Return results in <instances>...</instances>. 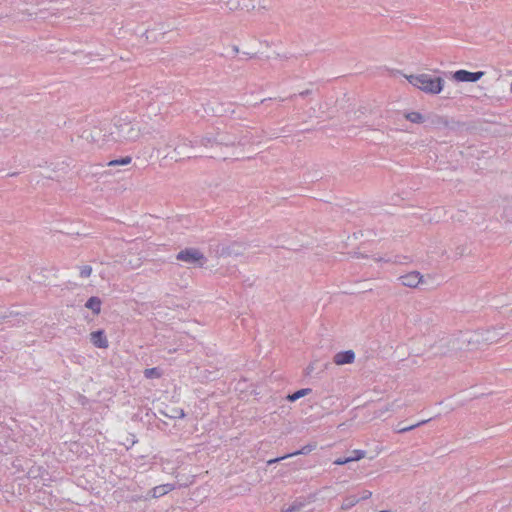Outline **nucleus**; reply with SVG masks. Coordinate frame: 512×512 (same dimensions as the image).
I'll return each mask as SVG.
<instances>
[{"label":"nucleus","instance_id":"nucleus-1","mask_svg":"<svg viewBox=\"0 0 512 512\" xmlns=\"http://www.w3.org/2000/svg\"><path fill=\"white\" fill-rule=\"evenodd\" d=\"M112 142L130 143L151 135V132L127 116H115L108 123Z\"/></svg>","mask_w":512,"mask_h":512},{"label":"nucleus","instance_id":"nucleus-2","mask_svg":"<svg viewBox=\"0 0 512 512\" xmlns=\"http://www.w3.org/2000/svg\"><path fill=\"white\" fill-rule=\"evenodd\" d=\"M162 146L154 147L158 157L170 158L176 162L196 157L193 141L181 136L160 135Z\"/></svg>","mask_w":512,"mask_h":512},{"label":"nucleus","instance_id":"nucleus-3","mask_svg":"<svg viewBox=\"0 0 512 512\" xmlns=\"http://www.w3.org/2000/svg\"><path fill=\"white\" fill-rule=\"evenodd\" d=\"M439 344L443 353L474 350L477 349V338L472 332H460L459 334L442 338Z\"/></svg>","mask_w":512,"mask_h":512},{"label":"nucleus","instance_id":"nucleus-4","mask_svg":"<svg viewBox=\"0 0 512 512\" xmlns=\"http://www.w3.org/2000/svg\"><path fill=\"white\" fill-rule=\"evenodd\" d=\"M405 78L411 85L427 94H439L443 90L444 79L441 77L421 73L405 75Z\"/></svg>","mask_w":512,"mask_h":512},{"label":"nucleus","instance_id":"nucleus-5","mask_svg":"<svg viewBox=\"0 0 512 512\" xmlns=\"http://www.w3.org/2000/svg\"><path fill=\"white\" fill-rule=\"evenodd\" d=\"M81 138L86 140L87 142L96 144L97 146H102L107 142H112L109 136L108 123H102L99 126H93L88 129H85Z\"/></svg>","mask_w":512,"mask_h":512},{"label":"nucleus","instance_id":"nucleus-6","mask_svg":"<svg viewBox=\"0 0 512 512\" xmlns=\"http://www.w3.org/2000/svg\"><path fill=\"white\" fill-rule=\"evenodd\" d=\"M477 338V348L481 344H492L496 343L503 336L502 328H493L485 331L472 332Z\"/></svg>","mask_w":512,"mask_h":512},{"label":"nucleus","instance_id":"nucleus-7","mask_svg":"<svg viewBox=\"0 0 512 512\" xmlns=\"http://www.w3.org/2000/svg\"><path fill=\"white\" fill-rule=\"evenodd\" d=\"M177 260L186 262L188 264H199V266H203L205 257L204 255L197 249H185L180 251L177 256Z\"/></svg>","mask_w":512,"mask_h":512},{"label":"nucleus","instance_id":"nucleus-8","mask_svg":"<svg viewBox=\"0 0 512 512\" xmlns=\"http://www.w3.org/2000/svg\"><path fill=\"white\" fill-rule=\"evenodd\" d=\"M400 283L409 288H416L423 283V276L418 271H412L398 278Z\"/></svg>","mask_w":512,"mask_h":512},{"label":"nucleus","instance_id":"nucleus-9","mask_svg":"<svg viewBox=\"0 0 512 512\" xmlns=\"http://www.w3.org/2000/svg\"><path fill=\"white\" fill-rule=\"evenodd\" d=\"M483 75V71L470 72L467 70H458L453 74V78L458 82H477Z\"/></svg>","mask_w":512,"mask_h":512},{"label":"nucleus","instance_id":"nucleus-10","mask_svg":"<svg viewBox=\"0 0 512 512\" xmlns=\"http://www.w3.org/2000/svg\"><path fill=\"white\" fill-rule=\"evenodd\" d=\"M431 123L437 128H448L451 130H455L460 126V123L457 121L449 120L447 117L435 115Z\"/></svg>","mask_w":512,"mask_h":512},{"label":"nucleus","instance_id":"nucleus-11","mask_svg":"<svg viewBox=\"0 0 512 512\" xmlns=\"http://www.w3.org/2000/svg\"><path fill=\"white\" fill-rule=\"evenodd\" d=\"M315 448H316V444H308V445H305L304 447H302L300 450H297L293 453H289L284 456H281V457H278L275 459H271L267 462V464L271 465V464L277 463L286 458H290V457L297 456V455H305V454H308L311 451H313Z\"/></svg>","mask_w":512,"mask_h":512},{"label":"nucleus","instance_id":"nucleus-12","mask_svg":"<svg viewBox=\"0 0 512 512\" xmlns=\"http://www.w3.org/2000/svg\"><path fill=\"white\" fill-rule=\"evenodd\" d=\"M333 360L336 365L351 364L355 360V353L352 350L338 352Z\"/></svg>","mask_w":512,"mask_h":512},{"label":"nucleus","instance_id":"nucleus-13","mask_svg":"<svg viewBox=\"0 0 512 512\" xmlns=\"http://www.w3.org/2000/svg\"><path fill=\"white\" fill-rule=\"evenodd\" d=\"M215 141L218 147H230L234 146L237 143V138L235 136L228 135L224 132H217L215 134Z\"/></svg>","mask_w":512,"mask_h":512},{"label":"nucleus","instance_id":"nucleus-14","mask_svg":"<svg viewBox=\"0 0 512 512\" xmlns=\"http://www.w3.org/2000/svg\"><path fill=\"white\" fill-rule=\"evenodd\" d=\"M90 341L98 348H107L108 340L103 330L94 331L90 334Z\"/></svg>","mask_w":512,"mask_h":512},{"label":"nucleus","instance_id":"nucleus-15","mask_svg":"<svg viewBox=\"0 0 512 512\" xmlns=\"http://www.w3.org/2000/svg\"><path fill=\"white\" fill-rule=\"evenodd\" d=\"M240 9L250 10H263L266 9V5L262 0H240Z\"/></svg>","mask_w":512,"mask_h":512},{"label":"nucleus","instance_id":"nucleus-16","mask_svg":"<svg viewBox=\"0 0 512 512\" xmlns=\"http://www.w3.org/2000/svg\"><path fill=\"white\" fill-rule=\"evenodd\" d=\"M174 489H175V485L174 484H170V483L159 485V486H155L150 491V496L152 498H159V497L169 493L170 491H172Z\"/></svg>","mask_w":512,"mask_h":512},{"label":"nucleus","instance_id":"nucleus-17","mask_svg":"<svg viewBox=\"0 0 512 512\" xmlns=\"http://www.w3.org/2000/svg\"><path fill=\"white\" fill-rule=\"evenodd\" d=\"M85 307L92 310L94 314H99L101 310V300L98 297L92 296L87 300Z\"/></svg>","mask_w":512,"mask_h":512},{"label":"nucleus","instance_id":"nucleus-18","mask_svg":"<svg viewBox=\"0 0 512 512\" xmlns=\"http://www.w3.org/2000/svg\"><path fill=\"white\" fill-rule=\"evenodd\" d=\"M214 3L224 6L230 11L240 9V0H213Z\"/></svg>","mask_w":512,"mask_h":512},{"label":"nucleus","instance_id":"nucleus-19","mask_svg":"<svg viewBox=\"0 0 512 512\" xmlns=\"http://www.w3.org/2000/svg\"><path fill=\"white\" fill-rule=\"evenodd\" d=\"M160 413L168 418L171 419H181L185 417V412L181 408H171L168 412L167 411H160Z\"/></svg>","mask_w":512,"mask_h":512},{"label":"nucleus","instance_id":"nucleus-20","mask_svg":"<svg viewBox=\"0 0 512 512\" xmlns=\"http://www.w3.org/2000/svg\"><path fill=\"white\" fill-rule=\"evenodd\" d=\"M200 143L205 148H217L218 145H216L215 141V134H208L201 138Z\"/></svg>","mask_w":512,"mask_h":512},{"label":"nucleus","instance_id":"nucleus-21","mask_svg":"<svg viewBox=\"0 0 512 512\" xmlns=\"http://www.w3.org/2000/svg\"><path fill=\"white\" fill-rule=\"evenodd\" d=\"M404 117L408 121L416 124H421L425 121V117L421 113L416 111L405 113Z\"/></svg>","mask_w":512,"mask_h":512},{"label":"nucleus","instance_id":"nucleus-22","mask_svg":"<svg viewBox=\"0 0 512 512\" xmlns=\"http://www.w3.org/2000/svg\"><path fill=\"white\" fill-rule=\"evenodd\" d=\"M360 501L359 498H357L356 496L354 495H351V496H348L346 497L343 502H342V505H341V509L342 510H349L351 509L353 506H355L358 502Z\"/></svg>","mask_w":512,"mask_h":512},{"label":"nucleus","instance_id":"nucleus-23","mask_svg":"<svg viewBox=\"0 0 512 512\" xmlns=\"http://www.w3.org/2000/svg\"><path fill=\"white\" fill-rule=\"evenodd\" d=\"M305 506V500L297 499L284 512H300Z\"/></svg>","mask_w":512,"mask_h":512},{"label":"nucleus","instance_id":"nucleus-24","mask_svg":"<svg viewBox=\"0 0 512 512\" xmlns=\"http://www.w3.org/2000/svg\"><path fill=\"white\" fill-rule=\"evenodd\" d=\"M312 390L310 388H304V389H300L298 391H296L295 393L291 394V395H288L287 396V399L289 401H296L306 395H308Z\"/></svg>","mask_w":512,"mask_h":512},{"label":"nucleus","instance_id":"nucleus-25","mask_svg":"<svg viewBox=\"0 0 512 512\" xmlns=\"http://www.w3.org/2000/svg\"><path fill=\"white\" fill-rule=\"evenodd\" d=\"M162 375V372L159 368H147L144 370V376L147 378V379H156V378H160Z\"/></svg>","mask_w":512,"mask_h":512},{"label":"nucleus","instance_id":"nucleus-26","mask_svg":"<svg viewBox=\"0 0 512 512\" xmlns=\"http://www.w3.org/2000/svg\"><path fill=\"white\" fill-rule=\"evenodd\" d=\"M428 421H430V419L422 420L420 422H417V423L412 424L410 426H406L404 428H396V432L397 433H405V432L411 431V430L415 429L416 427H419V426L427 423Z\"/></svg>","mask_w":512,"mask_h":512},{"label":"nucleus","instance_id":"nucleus-27","mask_svg":"<svg viewBox=\"0 0 512 512\" xmlns=\"http://www.w3.org/2000/svg\"><path fill=\"white\" fill-rule=\"evenodd\" d=\"M132 161L130 156L123 157L121 159L112 160L108 163L109 166H116V165H128Z\"/></svg>","mask_w":512,"mask_h":512},{"label":"nucleus","instance_id":"nucleus-28","mask_svg":"<svg viewBox=\"0 0 512 512\" xmlns=\"http://www.w3.org/2000/svg\"><path fill=\"white\" fill-rule=\"evenodd\" d=\"M366 456V452L364 450H353L352 455L349 458L352 461H359Z\"/></svg>","mask_w":512,"mask_h":512},{"label":"nucleus","instance_id":"nucleus-29","mask_svg":"<svg viewBox=\"0 0 512 512\" xmlns=\"http://www.w3.org/2000/svg\"><path fill=\"white\" fill-rule=\"evenodd\" d=\"M92 273V267L89 265H84L80 267V277L81 278H88Z\"/></svg>","mask_w":512,"mask_h":512},{"label":"nucleus","instance_id":"nucleus-30","mask_svg":"<svg viewBox=\"0 0 512 512\" xmlns=\"http://www.w3.org/2000/svg\"><path fill=\"white\" fill-rule=\"evenodd\" d=\"M351 459L349 457L346 458H338L334 461L335 465H345L347 463H350Z\"/></svg>","mask_w":512,"mask_h":512},{"label":"nucleus","instance_id":"nucleus-31","mask_svg":"<svg viewBox=\"0 0 512 512\" xmlns=\"http://www.w3.org/2000/svg\"><path fill=\"white\" fill-rule=\"evenodd\" d=\"M148 110H149L150 113L156 115L160 111V107L156 106V105H154L152 103H149Z\"/></svg>","mask_w":512,"mask_h":512},{"label":"nucleus","instance_id":"nucleus-32","mask_svg":"<svg viewBox=\"0 0 512 512\" xmlns=\"http://www.w3.org/2000/svg\"><path fill=\"white\" fill-rule=\"evenodd\" d=\"M371 496H372V492H371V491H368V490H365V491L362 493V496H361L359 499H360V501H361V500H366V499H369Z\"/></svg>","mask_w":512,"mask_h":512},{"label":"nucleus","instance_id":"nucleus-33","mask_svg":"<svg viewBox=\"0 0 512 512\" xmlns=\"http://www.w3.org/2000/svg\"><path fill=\"white\" fill-rule=\"evenodd\" d=\"M151 34L152 33L150 31H148V30L144 33V35H145L147 40H149L151 42L156 41L157 40L156 37L152 36Z\"/></svg>","mask_w":512,"mask_h":512},{"label":"nucleus","instance_id":"nucleus-34","mask_svg":"<svg viewBox=\"0 0 512 512\" xmlns=\"http://www.w3.org/2000/svg\"><path fill=\"white\" fill-rule=\"evenodd\" d=\"M231 51L233 55H237L240 52L239 47L236 45L231 46Z\"/></svg>","mask_w":512,"mask_h":512},{"label":"nucleus","instance_id":"nucleus-35","mask_svg":"<svg viewBox=\"0 0 512 512\" xmlns=\"http://www.w3.org/2000/svg\"><path fill=\"white\" fill-rule=\"evenodd\" d=\"M314 370V366L313 364H310L307 368H306V375H310Z\"/></svg>","mask_w":512,"mask_h":512},{"label":"nucleus","instance_id":"nucleus-36","mask_svg":"<svg viewBox=\"0 0 512 512\" xmlns=\"http://www.w3.org/2000/svg\"><path fill=\"white\" fill-rule=\"evenodd\" d=\"M395 403H390L386 406L385 410L386 411H389V410H394L395 409Z\"/></svg>","mask_w":512,"mask_h":512},{"label":"nucleus","instance_id":"nucleus-37","mask_svg":"<svg viewBox=\"0 0 512 512\" xmlns=\"http://www.w3.org/2000/svg\"><path fill=\"white\" fill-rule=\"evenodd\" d=\"M245 55H247L248 57L250 58H253L255 57V54L254 53H250V52H244Z\"/></svg>","mask_w":512,"mask_h":512},{"label":"nucleus","instance_id":"nucleus-38","mask_svg":"<svg viewBox=\"0 0 512 512\" xmlns=\"http://www.w3.org/2000/svg\"><path fill=\"white\" fill-rule=\"evenodd\" d=\"M307 94H308V90L300 93L301 96H304V95H307Z\"/></svg>","mask_w":512,"mask_h":512},{"label":"nucleus","instance_id":"nucleus-39","mask_svg":"<svg viewBox=\"0 0 512 512\" xmlns=\"http://www.w3.org/2000/svg\"><path fill=\"white\" fill-rule=\"evenodd\" d=\"M374 260L375 261H382L383 259L382 258H375Z\"/></svg>","mask_w":512,"mask_h":512},{"label":"nucleus","instance_id":"nucleus-40","mask_svg":"<svg viewBox=\"0 0 512 512\" xmlns=\"http://www.w3.org/2000/svg\"><path fill=\"white\" fill-rule=\"evenodd\" d=\"M397 428H404V425L400 426V424H398Z\"/></svg>","mask_w":512,"mask_h":512},{"label":"nucleus","instance_id":"nucleus-41","mask_svg":"<svg viewBox=\"0 0 512 512\" xmlns=\"http://www.w3.org/2000/svg\"><path fill=\"white\" fill-rule=\"evenodd\" d=\"M227 250H230V247L227 248ZM227 254H231V251H227Z\"/></svg>","mask_w":512,"mask_h":512},{"label":"nucleus","instance_id":"nucleus-42","mask_svg":"<svg viewBox=\"0 0 512 512\" xmlns=\"http://www.w3.org/2000/svg\"><path fill=\"white\" fill-rule=\"evenodd\" d=\"M510 89H511V92H512V82H511V88Z\"/></svg>","mask_w":512,"mask_h":512},{"label":"nucleus","instance_id":"nucleus-43","mask_svg":"<svg viewBox=\"0 0 512 512\" xmlns=\"http://www.w3.org/2000/svg\"><path fill=\"white\" fill-rule=\"evenodd\" d=\"M380 512H388V511H384V510H383V511H380Z\"/></svg>","mask_w":512,"mask_h":512}]
</instances>
